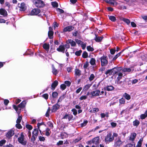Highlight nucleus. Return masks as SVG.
Returning <instances> with one entry per match:
<instances>
[{"label":"nucleus","instance_id":"obj_9","mask_svg":"<svg viewBox=\"0 0 147 147\" xmlns=\"http://www.w3.org/2000/svg\"><path fill=\"white\" fill-rule=\"evenodd\" d=\"M18 6L20 8V10L21 11H24L26 8L25 4L24 3H22L20 4H19Z\"/></svg>","mask_w":147,"mask_h":147},{"label":"nucleus","instance_id":"obj_38","mask_svg":"<svg viewBox=\"0 0 147 147\" xmlns=\"http://www.w3.org/2000/svg\"><path fill=\"white\" fill-rule=\"evenodd\" d=\"M131 71V69L130 68H124L123 69L122 71L125 72H129Z\"/></svg>","mask_w":147,"mask_h":147},{"label":"nucleus","instance_id":"obj_33","mask_svg":"<svg viewBox=\"0 0 147 147\" xmlns=\"http://www.w3.org/2000/svg\"><path fill=\"white\" fill-rule=\"evenodd\" d=\"M38 128L34 129L32 133V134L37 136L38 135Z\"/></svg>","mask_w":147,"mask_h":147},{"label":"nucleus","instance_id":"obj_10","mask_svg":"<svg viewBox=\"0 0 147 147\" xmlns=\"http://www.w3.org/2000/svg\"><path fill=\"white\" fill-rule=\"evenodd\" d=\"M101 65L102 66H105L107 65L108 63V61L104 57H101Z\"/></svg>","mask_w":147,"mask_h":147},{"label":"nucleus","instance_id":"obj_29","mask_svg":"<svg viewBox=\"0 0 147 147\" xmlns=\"http://www.w3.org/2000/svg\"><path fill=\"white\" fill-rule=\"evenodd\" d=\"M143 141V139L142 138H140L139 141L138 142L137 145L136 146V147H140L141 146L142 143Z\"/></svg>","mask_w":147,"mask_h":147},{"label":"nucleus","instance_id":"obj_58","mask_svg":"<svg viewBox=\"0 0 147 147\" xmlns=\"http://www.w3.org/2000/svg\"><path fill=\"white\" fill-rule=\"evenodd\" d=\"M48 94L47 93L44 94L42 95V97L46 100L48 98Z\"/></svg>","mask_w":147,"mask_h":147},{"label":"nucleus","instance_id":"obj_53","mask_svg":"<svg viewBox=\"0 0 147 147\" xmlns=\"http://www.w3.org/2000/svg\"><path fill=\"white\" fill-rule=\"evenodd\" d=\"M71 111L73 112V114L76 115L77 114V111L75 109H73L71 110Z\"/></svg>","mask_w":147,"mask_h":147},{"label":"nucleus","instance_id":"obj_56","mask_svg":"<svg viewBox=\"0 0 147 147\" xmlns=\"http://www.w3.org/2000/svg\"><path fill=\"white\" fill-rule=\"evenodd\" d=\"M88 123L87 121H84L83 123L81 124V126L82 127L85 126Z\"/></svg>","mask_w":147,"mask_h":147},{"label":"nucleus","instance_id":"obj_2","mask_svg":"<svg viewBox=\"0 0 147 147\" xmlns=\"http://www.w3.org/2000/svg\"><path fill=\"white\" fill-rule=\"evenodd\" d=\"M33 3L35 6L38 8H42L45 5L44 2L41 0H33Z\"/></svg>","mask_w":147,"mask_h":147},{"label":"nucleus","instance_id":"obj_12","mask_svg":"<svg viewBox=\"0 0 147 147\" xmlns=\"http://www.w3.org/2000/svg\"><path fill=\"white\" fill-rule=\"evenodd\" d=\"M53 30L51 27H49V31L48 32V35L49 38L51 39L53 38Z\"/></svg>","mask_w":147,"mask_h":147},{"label":"nucleus","instance_id":"obj_18","mask_svg":"<svg viewBox=\"0 0 147 147\" xmlns=\"http://www.w3.org/2000/svg\"><path fill=\"white\" fill-rule=\"evenodd\" d=\"M136 134L135 133H132L130 136L129 140L132 141H134L136 138Z\"/></svg>","mask_w":147,"mask_h":147},{"label":"nucleus","instance_id":"obj_42","mask_svg":"<svg viewBox=\"0 0 147 147\" xmlns=\"http://www.w3.org/2000/svg\"><path fill=\"white\" fill-rule=\"evenodd\" d=\"M87 49L88 51H93L94 49L93 48L91 47L90 46H88L87 47Z\"/></svg>","mask_w":147,"mask_h":147},{"label":"nucleus","instance_id":"obj_13","mask_svg":"<svg viewBox=\"0 0 147 147\" xmlns=\"http://www.w3.org/2000/svg\"><path fill=\"white\" fill-rule=\"evenodd\" d=\"M74 29V27L72 26H68L64 28L63 30L64 32L67 31H70Z\"/></svg>","mask_w":147,"mask_h":147},{"label":"nucleus","instance_id":"obj_55","mask_svg":"<svg viewBox=\"0 0 147 147\" xmlns=\"http://www.w3.org/2000/svg\"><path fill=\"white\" fill-rule=\"evenodd\" d=\"M81 47H82V49L84 50L86 48V43H84L83 42L82 43L81 45Z\"/></svg>","mask_w":147,"mask_h":147},{"label":"nucleus","instance_id":"obj_3","mask_svg":"<svg viewBox=\"0 0 147 147\" xmlns=\"http://www.w3.org/2000/svg\"><path fill=\"white\" fill-rule=\"evenodd\" d=\"M24 136L23 133H22L19 135V137L18 138V142L23 145H25L26 143V141L24 139Z\"/></svg>","mask_w":147,"mask_h":147},{"label":"nucleus","instance_id":"obj_31","mask_svg":"<svg viewBox=\"0 0 147 147\" xmlns=\"http://www.w3.org/2000/svg\"><path fill=\"white\" fill-rule=\"evenodd\" d=\"M112 71L113 74H116V73H118V72L119 71V68H117L115 67L113 68L112 70Z\"/></svg>","mask_w":147,"mask_h":147},{"label":"nucleus","instance_id":"obj_25","mask_svg":"<svg viewBox=\"0 0 147 147\" xmlns=\"http://www.w3.org/2000/svg\"><path fill=\"white\" fill-rule=\"evenodd\" d=\"M140 121L138 120H136L133 122V125L137 127L140 124Z\"/></svg>","mask_w":147,"mask_h":147},{"label":"nucleus","instance_id":"obj_48","mask_svg":"<svg viewBox=\"0 0 147 147\" xmlns=\"http://www.w3.org/2000/svg\"><path fill=\"white\" fill-rule=\"evenodd\" d=\"M94 77L95 76L93 74H91L89 78V80L90 81H92V80L94 78Z\"/></svg>","mask_w":147,"mask_h":147},{"label":"nucleus","instance_id":"obj_28","mask_svg":"<svg viewBox=\"0 0 147 147\" xmlns=\"http://www.w3.org/2000/svg\"><path fill=\"white\" fill-rule=\"evenodd\" d=\"M72 118V117H71L70 115L67 114H66L63 117V119H68L69 121Z\"/></svg>","mask_w":147,"mask_h":147},{"label":"nucleus","instance_id":"obj_11","mask_svg":"<svg viewBox=\"0 0 147 147\" xmlns=\"http://www.w3.org/2000/svg\"><path fill=\"white\" fill-rule=\"evenodd\" d=\"M100 93V91L98 90H94L90 92V94L92 97L98 96Z\"/></svg>","mask_w":147,"mask_h":147},{"label":"nucleus","instance_id":"obj_39","mask_svg":"<svg viewBox=\"0 0 147 147\" xmlns=\"http://www.w3.org/2000/svg\"><path fill=\"white\" fill-rule=\"evenodd\" d=\"M52 95L54 98H56L58 96V93L56 92H53L52 93Z\"/></svg>","mask_w":147,"mask_h":147},{"label":"nucleus","instance_id":"obj_7","mask_svg":"<svg viewBox=\"0 0 147 147\" xmlns=\"http://www.w3.org/2000/svg\"><path fill=\"white\" fill-rule=\"evenodd\" d=\"M14 134V130L13 129H11L6 134V136L9 139L13 136Z\"/></svg>","mask_w":147,"mask_h":147},{"label":"nucleus","instance_id":"obj_37","mask_svg":"<svg viewBox=\"0 0 147 147\" xmlns=\"http://www.w3.org/2000/svg\"><path fill=\"white\" fill-rule=\"evenodd\" d=\"M109 19L113 22H115L116 20L115 17L113 16H109Z\"/></svg>","mask_w":147,"mask_h":147},{"label":"nucleus","instance_id":"obj_1","mask_svg":"<svg viewBox=\"0 0 147 147\" xmlns=\"http://www.w3.org/2000/svg\"><path fill=\"white\" fill-rule=\"evenodd\" d=\"M25 104L26 103L25 101H22L17 107L15 105H13V109L18 113V114H19H19L21 112V108L25 106Z\"/></svg>","mask_w":147,"mask_h":147},{"label":"nucleus","instance_id":"obj_26","mask_svg":"<svg viewBox=\"0 0 147 147\" xmlns=\"http://www.w3.org/2000/svg\"><path fill=\"white\" fill-rule=\"evenodd\" d=\"M118 75V77L117 78V82L119 81L122 78L123 74L121 72H119L117 74Z\"/></svg>","mask_w":147,"mask_h":147},{"label":"nucleus","instance_id":"obj_17","mask_svg":"<svg viewBox=\"0 0 147 147\" xmlns=\"http://www.w3.org/2000/svg\"><path fill=\"white\" fill-rule=\"evenodd\" d=\"M58 84V82L56 80L51 85V89L54 90Z\"/></svg>","mask_w":147,"mask_h":147},{"label":"nucleus","instance_id":"obj_59","mask_svg":"<svg viewBox=\"0 0 147 147\" xmlns=\"http://www.w3.org/2000/svg\"><path fill=\"white\" fill-rule=\"evenodd\" d=\"M60 88L63 90L66 88V86L65 84H62L60 86Z\"/></svg>","mask_w":147,"mask_h":147},{"label":"nucleus","instance_id":"obj_60","mask_svg":"<svg viewBox=\"0 0 147 147\" xmlns=\"http://www.w3.org/2000/svg\"><path fill=\"white\" fill-rule=\"evenodd\" d=\"M39 140L40 141H44L45 140V138L43 136H39Z\"/></svg>","mask_w":147,"mask_h":147},{"label":"nucleus","instance_id":"obj_32","mask_svg":"<svg viewBox=\"0 0 147 147\" xmlns=\"http://www.w3.org/2000/svg\"><path fill=\"white\" fill-rule=\"evenodd\" d=\"M91 86V84H88L86 85L83 88V90L86 91L88 90Z\"/></svg>","mask_w":147,"mask_h":147},{"label":"nucleus","instance_id":"obj_15","mask_svg":"<svg viewBox=\"0 0 147 147\" xmlns=\"http://www.w3.org/2000/svg\"><path fill=\"white\" fill-rule=\"evenodd\" d=\"M57 50L60 52L64 53L65 51V48L64 45H60L59 48H57Z\"/></svg>","mask_w":147,"mask_h":147},{"label":"nucleus","instance_id":"obj_36","mask_svg":"<svg viewBox=\"0 0 147 147\" xmlns=\"http://www.w3.org/2000/svg\"><path fill=\"white\" fill-rule=\"evenodd\" d=\"M114 89V87L111 86H108L107 87V89L108 91H111Z\"/></svg>","mask_w":147,"mask_h":147},{"label":"nucleus","instance_id":"obj_4","mask_svg":"<svg viewBox=\"0 0 147 147\" xmlns=\"http://www.w3.org/2000/svg\"><path fill=\"white\" fill-rule=\"evenodd\" d=\"M114 138L111 133H108L105 137V142L106 143H109L112 141Z\"/></svg>","mask_w":147,"mask_h":147},{"label":"nucleus","instance_id":"obj_49","mask_svg":"<svg viewBox=\"0 0 147 147\" xmlns=\"http://www.w3.org/2000/svg\"><path fill=\"white\" fill-rule=\"evenodd\" d=\"M112 73H113V72L112 70H109L105 72V74L106 75L109 74V75H111L112 74Z\"/></svg>","mask_w":147,"mask_h":147},{"label":"nucleus","instance_id":"obj_41","mask_svg":"<svg viewBox=\"0 0 147 147\" xmlns=\"http://www.w3.org/2000/svg\"><path fill=\"white\" fill-rule=\"evenodd\" d=\"M122 20L124 22H125L127 24H130V21L128 19H126L125 18H123Z\"/></svg>","mask_w":147,"mask_h":147},{"label":"nucleus","instance_id":"obj_23","mask_svg":"<svg viewBox=\"0 0 147 147\" xmlns=\"http://www.w3.org/2000/svg\"><path fill=\"white\" fill-rule=\"evenodd\" d=\"M147 117V110L146 111L145 113L143 114H142L140 115V118L142 119H144Z\"/></svg>","mask_w":147,"mask_h":147},{"label":"nucleus","instance_id":"obj_63","mask_svg":"<svg viewBox=\"0 0 147 147\" xmlns=\"http://www.w3.org/2000/svg\"><path fill=\"white\" fill-rule=\"evenodd\" d=\"M76 41L77 44L78 45H80L83 42L77 39H76Z\"/></svg>","mask_w":147,"mask_h":147},{"label":"nucleus","instance_id":"obj_34","mask_svg":"<svg viewBox=\"0 0 147 147\" xmlns=\"http://www.w3.org/2000/svg\"><path fill=\"white\" fill-rule=\"evenodd\" d=\"M123 96L127 100H129L130 99L131 97L130 95L125 93L123 95Z\"/></svg>","mask_w":147,"mask_h":147},{"label":"nucleus","instance_id":"obj_43","mask_svg":"<svg viewBox=\"0 0 147 147\" xmlns=\"http://www.w3.org/2000/svg\"><path fill=\"white\" fill-rule=\"evenodd\" d=\"M50 108L49 107L45 114V116L46 117H48L49 116V113L50 112Z\"/></svg>","mask_w":147,"mask_h":147},{"label":"nucleus","instance_id":"obj_30","mask_svg":"<svg viewBox=\"0 0 147 147\" xmlns=\"http://www.w3.org/2000/svg\"><path fill=\"white\" fill-rule=\"evenodd\" d=\"M45 132L46 135L47 136H49L51 133L50 129L48 128H47L45 130Z\"/></svg>","mask_w":147,"mask_h":147},{"label":"nucleus","instance_id":"obj_21","mask_svg":"<svg viewBox=\"0 0 147 147\" xmlns=\"http://www.w3.org/2000/svg\"><path fill=\"white\" fill-rule=\"evenodd\" d=\"M99 137H96L93 139L92 142L95 144H97L99 143Z\"/></svg>","mask_w":147,"mask_h":147},{"label":"nucleus","instance_id":"obj_61","mask_svg":"<svg viewBox=\"0 0 147 147\" xmlns=\"http://www.w3.org/2000/svg\"><path fill=\"white\" fill-rule=\"evenodd\" d=\"M65 96L64 95H63L61 96L59 98V99L58 100V102H61V101L64 99V98Z\"/></svg>","mask_w":147,"mask_h":147},{"label":"nucleus","instance_id":"obj_50","mask_svg":"<svg viewBox=\"0 0 147 147\" xmlns=\"http://www.w3.org/2000/svg\"><path fill=\"white\" fill-rule=\"evenodd\" d=\"M82 52V51L81 50H80L79 51H76L75 53V55L77 56H80V55L81 53Z\"/></svg>","mask_w":147,"mask_h":147},{"label":"nucleus","instance_id":"obj_57","mask_svg":"<svg viewBox=\"0 0 147 147\" xmlns=\"http://www.w3.org/2000/svg\"><path fill=\"white\" fill-rule=\"evenodd\" d=\"M57 10L58 11L60 14L64 13V11L63 9H60L59 8H57Z\"/></svg>","mask_w":147,"mask_h":147},{"label":"nucleus","instance_id":"obj_51","mask_svg":"<svg viewBox=\"0 0 147 147\" xmlns=\"http://www.w3.org/2000/svg\"><path fill=\"white\" fill-rule=\"evenodd\" d=\"M37 137V136L32 134V137L31 138V140L32 142H34L36 140Z\"/></svg>","mask_w":147,"mask_h":147},{"label":"nucleus","instance_id":"obj_52","mask_svg":"<svg viewBox=\"0 0 147 147\" xmlns=\"http://www.w3.org/2000/svg\"><path fill=\"white\" fill-rule=\"evenodd\" d=\"M88 97V96H87L85 95V96H81L80 98V99L81 100H85Z\"/></svg>","mask_w":147,"mask_h":147},{"label":"nucleus","instance_id":"obj_62","mask_svg":"<svg viewBox=\"0 0 147 147\" xmlns=\"http://www.w3.org/2000/svg\"><path fill=\"white\" fill-rule=\"evenodd\" d=\"M6 142V141L5 140H3L0 141V146H2L3 145L5 144Z\"/></svg>","mask_w":147,"mask_h":147},{"label":"nucleus","instance_id":"obj_35","mask_svg":"<svg viewBox=\"0 0 147 147\" xmlns=\"http://www.w3.org/2000/svg\"><path fill=\"white\" fill-rule=\"evenodd\" d=\"M96 60L95 59L93 58H92L90 61V64L93 65L95 64Z\"/></svg>","mask_w":147,"mask_h":147},{"label":"nucleus","instance_id":"obj_5","mask_svg":"<svg viewBox=\"0 0 147 147\" xmlns=\"http://www.w3.org/2000/svg\"><path fill=\"white\" fill-rule=\"evenodd\" d=\"M123 143L120 138L118 137L115 140L114 146L115 147H120L122 145Z\"/></svg>","mask_w":147,"mask_h":147},{"label":"nucleus","instance_id":"obj_16","mask_svg":"<svg viewBox=\"0 0 147 147\" xmlns=\"http://www.w3.org/2000/svg\"><path fill=\"white\" fill-rule=\"evenodd\" d=\"M0 14L5 16L7 15V11L5 9H0Z\"/></svg>","mask_w":147,"mask_h":147},{"label":"nucleus","instance_id":"obj_54","mask_svg":"<svg viewBox=\"0 0 147 147\" xmlns=\"http://www.w3.org/2000/svg\"><path fill=\"white\" fill-rule=\"evenodd\" d=\"M121 55V53H119L116 55L113 59V60H115L117 58L119 57Z\"/></svg>","mask_w":147,"mask_h":147},{"label":"nucleus","instance_id":"obj_24","mask_svg":"<svg viewBox=\"0 0 147 147\" xmlns=\"http://www.w3.org/2000/svg\"><path fill=\"white\" fill-rule=\"evenodd\" d=\"M43 48L47 51L49 50L50 46L49 44H44L43 46Z\"/></svg>","mask_w":147,"mask_h":147},{"label":"nucleus","instance_id":"obj_27","mask_svg":"<svg viewBox=\"0 0 147 147\" xmlns=\"http://www.w3.org/2000/svg\"><path fill=\"white\" fill-rule=\"evenodd\" d=\"M75 74L77 76H80L81 75V71L79 69H76L75 70Z\"/></svg>","mask_w":147,"mask_h":147},{"label":"nucleus","instance_id":"obj_46","mask_svg":"<svg viewBox=\"0 0 147 147\" xmlns=\"http://www.w3.org/2000/svg\"><path fill=\"white\" fill-rule=\"evenodd\" d=\"M52 6L54 7H57L58 6V3L56 2H53L51 3Z\"/></svg>","mask_w":147,"mask_h":147},{"label":"nucleus","instance_id":"obj_47","mask_svg":"<svg viewBox=\"0 0 147 147\" xmlns=\"http://www.w3.org/2000/svg\"><path fill=\"white\" fill-rule=\"evenodd\" d=\"M26 127L29 130H31L32 129V126L31 125L28 124L26 125Z\"/></svg>","mask_w":147,"mask_h":147},{"label":"nucleus","instance_id":"obj_22","mask_svg":"<svg viewBox=\"0 0 147 147\" xmlns=\"http://www.w3.org/2000/svg\"><path fill=\"white\" fill-rule=\"evenodd\" d=\"M52 72L53 74L56 75L58 73L59 71H58L57 69H55L53 65H52Z\"/></svg>","mask_w":147,"mask_h":147},{"label":"nucleus","instance_id":"obj_6","mask_svg":"<svg viewBox=\"0 0 147 147\" xmlns=\"http://www.w3.org/2000/svg\"><path fill=\"white\" fill-rule=\"evenodd\" d=\"M18 115V117L16 120L17 124H16V126L17 128L19 129H21L22 127L20 124L22 119V116H20V115Z\"/></svg>","mask_w":147,"mask_h":147},{"label":"nucleus","instance_id":"obj_40","mask_svg":"<svg viewBox=\"0 0 147 147\" xmlns=\"http://www.w3.org/2000/svg\"><path fill=\"white\" fill-rule=\"evenodd\" d=\"M82 56L84 58H87L88 56V54L86 52L84 51L82 54Z\"/></svg>","mask_w":147,"mask_h":147},{"label":"nucleus","instance_id":"obj_44","mask_svg":"<svg viewBox=\"0 0 147 147\" xmlns=\"http://www.w3.org/2000/svg\"><path fill=\"white\" fill-rule=\"evenodd\" d=\"M47 124L50 127L52 128L53 127V124L51 121L48 122L47 123Z\"/></svg>","mask_w":147,"mask_h":147},{"label":"nucleus","instance_id":"obj_20","mask_svg":"<svg viewBox=\"0 0 147 147\" xmlns=\"http://www.w3.org/2000/svg\"><path fill=\"white\" fill-rule=\"evenodd\" d=\"M103 38V37L102 36L99 37L98 35L95 34V40L96 42H99L101 41Z\"/></svg>","mask_w":147,"mask_h":147},{"label":"nucleus","instance_id":"obj_64","mask_svg":"<svg viewBox=\"0 0 147 147\" xmlns=\"http://www.w3.org/2000/svg\"><path fill=\"white\" fill-rule=\"evenodd\" d=\"M65 83L68 86H69L71 84V82L68 81H65Z\"/></svg>","mask_w":147,"mask_h":147},{"label":"nucleus","instance_id":"obj_14","mask_svg":"<svg viewBox=\"0 0 147 147\" xmlns=\"http://www.w3.org/2000/svg\"><path fill=\"white\" fill-rule=\"evenodd\" d=\"M67 44H69L72 47H75L76 46V42L72 40H68L66 41Z\"/></svg>","mask_w":147,"mask_h":147},{"label":"nucleus","instance_id":"obj_8","mask_svg":"<svg viewBox=\"0 0 147 147\" xmlns=\"http://www.w3.org/2000/svg\"><path fill=\"white\" fill-rule=\"evenodd\" d=\"M40 12V10L38 9H34L32 10L30 15H36Z\"/></svg>","mask_w":147,"mask_h":147},{"label":"nucleus","instance_id":"obj_19","mask_svg":"<svg viewBox=\"0 0 147 147\" xmlns=\"http://www.w3.org/2000/svg\"><path fill=\"white\" fill-rule=\"evenodd\" d=\"M59 105L57 104H55L53 107L52 111L53 112L56 111L59 108Z\"/></svg>","mask_w":147,"mask_h":147},{"label":"nucleus","instance_id":"obj_45","mask_svg":"<svg viewBox=\"0 0 147 147\" xmlns=\"http://www.w3.org/2000/svg\"><path fill=\"white\" fill-rule=\"evenodd\" d=\"M135 144H127L125 146V147H135Z\"/></svg>","mask_w":147,"mask_h":147}]
</instances>
